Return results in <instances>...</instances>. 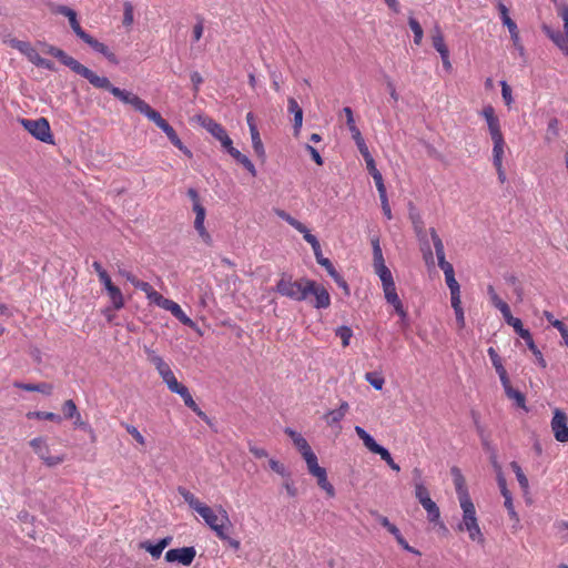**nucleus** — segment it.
Returning <instances> with one entry per match:
<instances>
[{
  "label": "nucleus",
  "instance_id": "obj_1",
  "mask_svg": "<svg viewBox=\"0 0 568 568\" xmlns=\"http://www.w3.org/2000/svg\"><path fill=\"white\" fill-rule=\"evenodd\" d=\"M275 291L287 298L302 302L307 300L310 295L314 296L312 302L315 308H327L331 305V296L328 291L317 282L302 277L294 281L292 275L283 273L276 283Z\"/></svg>",
  "mask_w": 568,
  "mask_h": 568
},
{
  "label": "nucleus",
  "instance_id": "obj_2",
  "mask_svg": "<svg viewBox=\"0 0 568 568\" xmlns=\"http://www.w3.org/2000/svg\"><path fill=\"white\" fill-rule=\"evenodd\" d=\"M285 433L292 438L294 445L306 462L308 473L317 479V485L327 493L328 496L335 495L333 485L327 480L326 469L321 467L317 457L308 445L307 440L292 428H286Z\"/></svg>",
  "mask_w": 568,
  "mask_h": 568
},
{
  "label": "nucleus",
  "instance_id": "obj_3",
  "mask_svg": "<svg viewBox=\"0 0 568 568\" xmlns=\"http://www.w3.org/2000/svg\"><path fill=\"white\" fill-rule=\"evenodd\" d=\"M90 83L97 89H104L109 91L113 97L119 99L121 102L132 105L135 111L140 112L143 115L151 108L144 100H142L136 94L114 87L106 77H100L98 74H94Z\"/></svg>",
  "mask_w": 568,
  "mask_h": 568
},
{
  "label": "nucleus",
  "instance_id": "obj_4",
  "mask_svg": "<svg viewBox=\"0 0 568 568\" xmlns=\"http://www.w3.org/2000/svg\"><path fill=\"white\" fill-rule=\"evenodd\" d=\"M460 508L463 510V519L458 525V530H466L470 540L483 545L485 538L478 525L474 503L465 501L463 505H460Z\"/></svg>",
  "mask_w": 568,
  "mask_h": 568
},
{
  "label": "nucleus",
  "instance_id": "obj_5",
  "mask_svg": "<svg viewBox=\"0 0 568 568\" xmlns=\"http://www.w3.org/2000/svg\"><path fill=\"white\" fill-rule=\"evenodd\" d=\"M19 122L33 138L44 143H53L49 121L45 118L20 119Z\"/></svg>",
  "mask_w": 568,
  "mask_h": 568
},
{
  "label": "nucleus",
  "instance_id": "obj_6",
  "mask_svg": "<svg viewBox=\"0 0 568 568\" xmlns=\"http://www.w3.org/2000/svg\"><path fill=\"white\" fill-rule=\"evenodd\" d=\"M410 219H412V223H413V227L416 233V236L420 243V250L423 252L424 260L427 264H429V263L433 264L434 256H433L430 244H429V241L427 237V231L424 227V222L418 214L412 213Z\"/></svg>",
  "mask_w": 568,
  "mask_h": 568
},
{
  "label": "nucleus",
  "instance_id": "obj_7",
  "mask_svg": "<svg viewBox=\"0 0 568 568\" xmlns=\"http://www.w3.org/2000/svg\"><path fill=\"white\" fill-rule=\"evenodd\" d=\"M30 446L33 448L34 453L39 456V458L48 466L54 467L64 462V455L60 456H51L50 448L47 443V439L43 437H36L30 440Z\"/></svg>",
  "mask_w": 568,
  "mask_h": 568
},
{
  "label": "nucleus",
  "instance_id": "obj_8",
  "mask_svg": "<svg viewBox=\"0 0 568 568\" xmlns=\"http://www.w3.org/2000/svg\"><path fill=\"white\" fill-rule=\"evenodd\" d=\"M506 323L515 329V332L526 342L528 348L532 352V354L537 357L538 363L541 367H546V362L542 357L541 352L536 346L530 332L524 328L523 323L519 318L511 316L506 321Z\"/></svg>",
  "mask_w": 568,
  "mask_h": 568
},
{
  "label": "nucleus",
  "instance_id": "obj_9",
  "mask_svg": "<svg viewBox=\"0 0 568 568\" xmlns=\"http://www.w3.org/2000/svg\"><path fill=\"white\" fill-rule=\"evenodd\" d=\"M233 528L230 517L225 509H221V523L214 527L213 531L224 542H226L234 550L241 547L240 540L231 537L230 531Z\"/></svg>",
  "mask_w": 568,
  "mask_h": 568
},
{
  "label": "nucleus",
  "instance_id": "obj_10",
  "mask_svg": "<svg viewBox=\"0 0 568 568\" xmlns=\"http://www.w3.org/2000/svg\"><path fill=\"white\" fill-rule=\"evenodd\" d=\"M550 426L557 442L568 443V417L565 412L555 408Z\"/></svg>",
  "mask_w": 568,
  "mask_h": 568
},
{
  "label": "nucleus",
  "instance_id": "obj_11",
  "mask_svg": "<svg viewBox=\"0 0 568 568\" xmlns=\"http://www.w3.org/2000/svg\"><path fill=\"white\" fill-rule=\"evenodd\" d=\"M54 58H57L65 67L70 68L74 73H77V74L83 77L84 79H87L89 82L91 81V79L95 74L92 70H90L85 65L81 64L74 58L68 55L61 49H58V51L55 52Z\"/></svg>",
  "mask_w": 568,
  "mask_h": 568
},
{
  "label": "nucleus",
  "instance_id": "obj_12",
  "mask_svg": "<svg viewBox=\"0 0 568 568\" xmlns=\"http://www.w3.org/2000/svg\"><path fill=\"white\" fill-rule=\"evenodd\" d=\"M51 11L55 14H61L68 18L70 27L72 31L79 37L82 41L88 37L89 33H87L80 26V22L78 20L77 12L69 8L68 6L63 4H54L51 7Z\"/></svg>",
  "mask_w": 568,
  "mask_h": 568
},
{
  "label": "nucleus",
  "instance_id": "obj_13",
  "mask_svg": "<svg viewBox=\"0 0 568 568\" xmlns=\"http://www.w3.org/2000/svg\"><path fill=\"white\" fill-rule=\"evenodd\" d=\"M196 556L194 547H182L170 549L165 552V560L168 562H180L183 566H190Z\"/></svg>",
  "mask_w": 568,
  "mask_h": 568
},
{
  "label": "nucleus",
  "instance_id": "obj_14",
  "mask_svg": "<svg viewBox=\"0 0 568 568\" xmlns=\"http://www.w3.org/2000/svg\"><path fill=\"white\" fill-rule=\"evenodd\" d=\"M203 126L217 139L222 146L227 150L233 144L232 140L227 135L225 129L212 119H207L203 122Z\"/></svg>",
  "mask_w": 568,
  "mask_h": 568
},
{
  "label": "nucleus",
  "instance_id": "obj_15",
  "mask_svg": "<svg viewBox=\"0 0 568 568\" xmlns=\"http://www.w3.org/2000/svg\"><path fill=\"white\" fill-rule=\"evenodd\" d=\"M480 115L487 122L491 140L493 139L503 138V133H501V130H500L499 119L496 116L495 109L490 104L486 105L481 110Z\"/></svg>",
  "mask_w": 568,
  "mask_h": 568
},
{
  "label": "nucleus",
  "instance_id": "obj_16",
  "mask_svg": "<svg viewBox=\"0 0 568 568\" xmlns=\"http://www.w3.org/2000/svg\"><path fill=\"white\" fill-rule=\"evenodd\" d=\"M193 211L195 213V221H194L195 230L197 231L202 241L205 244L211 245L212 237L204 226L205 214H206L205 207L202 204H196V205H193Z\"/></svg>",
  "mask_w": 568,
  "mask_h": 568
},
{
  "label": "nucleus",
  "instance_id": "obj_17",
  "mask_svg": "<svg viewBox=\"0 0 568 568\" xmlns=\"http://www.w3.org/2000/svg\"><path fill=\"white\" fill-rule=\"evenodd\" d=\"M383 291H384V295H385L387 303H389L394 306L396 313L404 321L407 317V313L405 312L403 304L398 297L395 283L383 286Z\"/></svg>",
  "mask_w": 568,
  "mask_h": 568
},
{
  "label": "nucleus",
  "instance_id": "obj_18",
  "mask_svg": "<svg viewBox=\"0 0 568 568\" xmlns=\"http://www.w3.org/2000/svg\"><path fill=\"white\" fill-rule=\"evenodd\" d=\"M452 474L454 476V484L459 504L463 505L465 501L473 503L468 494L467 487L465 485L464 476L462 475L460 470L457 467H453Z\"/></svg>",
  "mask_w": 568,
  "mask_h": 568
},
{
  "label": "nucleus",
  "instance_id": "obj_19",
  "mask_svg": "<svg viewBox=\"0 0 568 568\" xmlns=\"http://www.w3.org/2000/svg\"><path fill=\"white\" fill-rule=\"evenodd\" d=\"M162 308L172 313L182 324L192 327L194 322L184 313L181 306L172 300L166 298Z\"/></svg>",
  "mask_w": 568,
  "mask_h": 568
},
{
  "label": "nucleus",
  "instance_id": "obj_20",
  "mask_svg": "<svg viewBox=\"0 0 568 568\" xmlns=\"http://www.w3.org/2000/svg\"><path fill=\"white\" fill-rule=\"evenodd\" d=\"M83 42L90 45L95 52H99L102 55H104L111 63H119L116 55L113 52H111L104 43L98 41L92 36L88 34Z\"/></svg>",
  "mask_w": 568,
  "mask_h": 568
},
{
  "label": "nucleus",
  "instance_id": "obj_21",
  "mask_svg": "<svg viewBox=\"0 0 568 568\" xmlns=\"http://www.w3.org/2000/svg\"><path fill=\"white\" fill-rule=\"evenodd\" d=\"M487 294L491 304L503 314L505 322L513 316L510 307L499 297L493 285L487 286Z\"/></svg>",
  "mask_w": 568,
  "mask_h": 568
},
{
  "label": "nucleus",
  "instance_id": "obj_22",
  "mask_svg": "<svg viewBox=\"0 0 568 568\" xmlns=\"http://www.w3.org/2000/svg\"><path fill=\"white\" fill-rule=\"evenodd\" d=\"M171 541L172 537L162 538L156 544L143 541L140 544V548L146 550L153 558L158 559L161 557L163 550L171 544Z\"/></svg>",
  "mask_w": 568,
  "mask_h": 568
},
{
  "label": "nucleus",
  "instance_id": "obj_23",
  "mask_svg": "<svg viewBox=\"0 0 568 568\" xmlns=\"http://www.w3.org/2000/svg\"><path fill=\"white\" fill-rule=\"evenodd\" d=\"M349 409L347 402L343 400L337 409H332L324 415V419L328 426L337 425Z\"/></svg>",
  "mask_w": 568,
  "mask_h": 568
},
{
  "label": "nucleus",
  "instance_id": "obj_24",
  "mask_svg": "<svg viewBox=\"0 0 568 568\" xmlns=\"http://www.w3.org/2000/svg\"><path fill=\"white\" fill-rule=\"evenodd\" d=\"M542 31L552 40V42L568 55V38L560 31L552 30L549 26L544 24Z\"/></svg>",
  "mask_w": 568,
  "mask_h": 568
},
{
  "label": "nucleus",
  "instance_id": "obj_25",
  "mask_svg": "<svg viewBox=\"0 0 568 568\" xmlns=\"http://www.w3.org/2000/svg\"><path fill=\"white\" fill-rule=\"evenodd\" d=\"M497 9L499 11L500 19H501L504 26L507 27V29L510 33V37L517 39L518 28H517V24L515 23V21L511 20V18L509 17L508 8L500 0H498Z\"/></svg>",
  "mask_w": 568,
  "mask_h": 568
},
{
  "label": "nucleus",
  "instance_id": "obj_26",
  "mask_svg": "<svg viewBox=\"0 0 568 568\" xmlns=\"http://www.w3.org/2000/svg\"><path fill=\"white\" fill-rule=\"evenodd\" d=\"M14 387L27 390V392H38V393H41L47 396H50L53 392V386L49 383L30 384V383L16 382Z\"/></svg>",
  "mask_w": 568,
  "mask_h": 568
},
{
  "label": "nucleus",
  "instance_id": "obj_27",
  "mask_svg": "<svg viewBox=\"0 0 568 568\" xmlns=\"http://www.w3.org/2000/svg\"><path fill=\"white\" fill-rule=\"evenodd\" d=\"M287 104L288 112L293 113L294 118V132L298 134L303 123V110L294 98H288Z\"/></svg>",
  "mask_w": 568,
  "mask_h": 568
},
{
  "label": "nucleus",
  "instance_id": "obj_28",
  "mask_svg": "<svg viewBox=\"0 0 568 568\" xmlns=\"http://www.w3.org/2000/svg\"><path fill=\"white\" fill-rule=\"evenodd\" d=\"M226 152L236 161L239 162L240 164H242L251 174L252 176H255L256 175V169L254 166V164L252 163V161L244 154H242L237 149H235L233 146V144L231 145V148H229L226 150Z\"/></svg>",
  "mask_w": 568,
  "mask_h": 568
},
{
  "label": "nucleus",
  "instance_id": "obj_29",
  "mask_svg": "<svg viewBox=\"0 0 568 568\" xmlns=\"http://www.w3.org/2000/svg\"><path fill=\"white\" fill-rule=\"evenodd\" d=\"M487 353L491 361L493 366L495 367V369L499 376L500 382L506 383L508 375H507V372L501 363L500 356L498 355V353L496 352V349L494 347H489L487 349Z\"/></svg>",
  "mask_w": 568,
  "mask_h": 568
},
{
  "label": "nucleus",
  "instance_id": "obj_30",
  "mask_svg": "<svg viewBox=\"0 0 568 568\" xmlns=\"http://www.w3.org/2000/svg\"><path fill=\"white\" fill-rule=\"evenodd\" d=\"M501 385L508 398L514 399L518 407L527 409L525 395L521 392L513 388L509 378H507L506 383H501Z\"/></svg>",
  "mask_w": 568,
  "mask_h": 568
},
{
  "label": "nucleus",
  "instance_id": "obj_31",
  "mask_svg": "<svg viewBox=\"0 0 568 568\" xmlns=\"http://www.w3.org/2000/svg\"><path fill=\"white\" fill-rule=\"evenodd\" d=\"M27 59L37 67L53 70L54 64L52 61L42 58L39 52L32 47L29 52H26Z\"/></svg>",
  "mask_w": 568,
  "mask_h": 568
},
{
  "label": "nucleus",
  "instance_id": "obj_32",
  "mask_svg": "<svg viewBox=\"0 0 568 568\" xmlns=\"http://www.w3.org/2000/svg\"><path fill=\"white\" fill-rule=\"evenodd\" d=\"M197 514L204 519L212 530L221 523V518H219V516L207 505L197 509Z\"/></svg>",
  "mask_w": 568,
  "mask_h": 568
},
{
  "label": "nucleus",
  "instance_id": "obj_33",
  "mask_svg": "<svg viewBox=\"0 0 568 568\" xmlns=\"http://www.w3.org/2000/svg\"><path fill=\"white\" fill-rule=\"evenodd\" d=\"M355 433L363 440L365 447L372 453H376L382 445L377 444L375 439L361 426H355Z\"/></svg>",
  "mask_w": 568,
  "mask_h": 568
},
{
  "label": "nucleus",
  "instance_id": "obj_34",
  "mask_svg": "<svg viewBox=\"0 0 568 568\" xmlns=\"http://www.w3.org/2000/svg\"><path fill=\"white\" fill-rule=\"evenodd\" d=\"M250 133H251V139H252V146H253V150H254L255 154L260 159L264 160L266 154H265V149H264L263 142L261 140L257 126L256 125H251V132Z\"/></svg>",
  "mask_w": 568,
  "mask_h": 568
},
{
  "label": "nucleus",
  "instance_id": "obj_35",
  "mask_svg": "<svg viewBox=\"0 0 568 568\" xmlns=\"http://www.w3.org/2000/svg\"><path fill=\"white\" fill-rule=\"evenodd\" d=\"M150 121H152L158 128H160L164 133H168L173 129L154 109L150 108L148 112L144 114Z\"/></svg>",
  "mask_w": 568,
  "mask_h": 568
},
{
  "label": "nucleus",
  "instance_id": "obj_36",
  "mask_svg": "<svg viewBox=\"0 0 568 568\" xmlns=\"http://www.w3.org/2000/svg\"><path fill=\"white\" fill-rule=\"evenodd\" d=\"M432 42H433V47L439 54L449 52L447 45L445 44L444 36L437 24L435 26V28L433 30Z\"/></svg>",
  "mask_w": 568,
  "mask_h": 568
},
{
  "label": "nucleus",
  "instance_id": "obj_37",
  "mask_svg": "<svg viewBox=\"0 0 568 568\" xmlns=\"http://www.w3.org/2000/svg\"><path fill=\"white\" fill-rule=\"evenodd\" d=\"M427 513V519L430 523H438L440 518V510L437 504L430 498L427 501L420 504Z\"/></svg>",
  "mask_w": 568,
  "mask_h": 568
},
{
  "label": "nucleus",
  "instance_id": "obj_38",
  "mask_svg": "<svg viewBox=\"0 0 568 568\" xmlns=\"http://www.w3.org/2000/svg\"><path fill=\"white\" fill-rule=\"evenodd\" d=\"M493 163L494 166H499L500 163H503V155H504V148H505V140L503 138L493 139Z\"/></svg>",
  "mask_w": 568,
  "mask_h": 568
},
{
  "label": "nucleus",
  "instance_id": "obj_39",
  "mask_svg": "<svg viewBox=\"0 0 568 568\" xmlns=\"http://www.w3.org/2000/svg\"><path fill=\"white\" fill-rule=\"evenodd\" d=\"M179 494L182 496L184 501L197 513V509L203 507L205 504L201 503L191 491L184 487L178 488Z\"/></svg>",
  "mask_w": 568,
  "mask_h": 568
},
{
  "label": "nucleus",
  "instance_id": "obj_40",
  "mask_svg": "<svg viewBox=\"0 0 568 568\" xmlns=\"http://www.w3.org/2000/svg\"><path fill=\"white\" fill-rule=\"evenodd\" d=\"M106 293L111 300V303L115 310H121L124 306V297L121 290L113 285L106 290Z\"/></svg>",
  "mask_w": 568,
  "mask_h": 568
},
{
  "label": "nucleus",
  "instance_id": "obj_41",
  "mask_svg": "<svg viewBox=\"0 0 568 568\" xmlns=\"http://www.w3.org/2000/svg\"><path fill=\"white\" fill-rule=\"evenodd\" d=\"M372 515L376 518V520L388 530L389 534H392L395 539H399L400 530L392 524L387 517L379 515L377 511H373Z\"/></svg>",
  "mask_w": 568,
  "mask_h": 568
},
{
  "label": "nucleus",
  "instance_id": "obj_42",
  "mask_svg": "<svg viewBox=\"0 0 568 568\" xmlns=\"http://www.w3.org/2000/svg\"><path fill=\"white\" fill-rule=\"evenodd\" d=\"M510 467H511V469L514 470V473L516 475V478L518 480V484H519L520 488L524 491H528V489H529V481H528V478L526 477V475L524 474L521 467L519 466V464L517 462H511L510 463Z\"/></svg>",
  "mask_w": 568,
  "mask_h": 568
},
{
  "label": "nucleus",
  "instance_id": "obj_43",
  "mask_svg": "<svg viewBox=\"0 0 568 568\" xmlns=\"http://www.w3.org/2000/svg\"><path fill=\"white\" fill-rule=\"evenodd\" d=\"M429 235L434 244L437 260L440 257H445L444 243L434 227L429 229Z\"/></svg>",
  "mask_w": 568,
  "mask_h": 568
},
{
  "label": "nucleus",
  "instance_id": "obj_44",
  "mask_svg": "<svg viewBox=\"0 0 568 568\" xmlns=\"http://www.w3.org/2000/svg\"><path fill=\"white\" fill-rule=\"evenodd\" d=\"M374 268L376 274L379 276L383 286L395 283L393 280L392 272L385 264L377 265Z\"/></svg>",
  "mask_w": 568,
  "mask_h": 568
},
{
  "label": "nucleus",
  "instance_id": "obj_45",
  "mask_svg": "<svg viewBox=\"0 0 568 568\" xmlns=\"http://www.w3.org/2000/svg\"><path fill=\"white\" fill-rule=\"evenodd\" d=\"M27 417L29 419L37 418V419H45V420H51V422H57V423H60L62 419L60 415H58L55 413H51V412H29L27 414Z\"/></svg>",
  "mask_w": 568,
  "mask_h": 568
},
{
  "label": "nucleus",
  "instance_id": "obj_46",
  "mask_svg": "<svg viewBox=\"0 0 568 568\" xmlns=\"http://www.w3.org/2000/svg\"><path fill=\"white\" fill-rule=\"evenodd\" d=\"M408 24L414 33V43L419 45L424 37V31L420 23L415 18L410 17L408 19Z\"/></svg>",
  "mask_w": 568,
  "mask_h": 568
},
{
  "label": "nucleus",
  "instance_id": "obj_47",
  "mask_svg": "<svg viewBox=\"0 0 568 568\" xmlns=\"http://www.w3.org/2000/svg\"><path fill=\"white\" fill-rule=\"evenodd\" d=\"M374 267L385 264L378 237L372 239Z\"/></svg>",
  "mask_w": 568,
  "mask_h": 568
},
{
  "label": "nucleus",
  "instance_id": "obj_48",
  "mask_svg": "<svg viewBox=\"0 0 568 568\" xmlns=\"http://www.w3.org/2000/svg\"><path fill=\"white\" fill-rule=\"evenodd\" d=\"M349 132L352 134L353 140L356 143V146H357L359 153L362 155H366L365 153L369 152V150L365 143V140H364L359 129H355V130L352 129V131H349Z\"/></svg>",
  "mask_w": 568,
  "mask_h": 568
},
{
  "label": "nucleus",
  "instance_id": "obj_49",
  "mask_svg": "<svg viewBox=\"0 0 568 568\" xmlns=\"http://www.w3.org/2000/svg\"><path fill=\"white\" fill-rule=\"evenodd\" d=\"M335 335L342 339L343 347H346L349 345V341L353 336V331L351 327L343 325L335 329Z\"/></svg>",
  "mask_w": 568,
  "mask_h": 568
},
{
  "label": "nucleus",
  "instance_id": "obj_50",
  "mask_svg": "<svg viewBox=\"0 0 568 568\" xmlns=\"http://www.w3.org/2000/svg\"><path fill=\"white\" fill-rule=\"evenodd\" d=\"M73 419H74L73 420L74 427L80 428V429L84 430L85 433H88L90 435L92 442H94L95 440V433H94L93 428L87 422H84L82 419L80 413H78V415H75L73 417Z\"/></svg>",
  "mask_w": 568,
  "mask_h": 568
},
{
  "label": "nucleus",
  "instance_id": "obj_51",
  "mask_svg": "<svg viewBox=\"0 0 568 568\" xmlns=\"http://www.w3.org/2000/svg\"><path fill=\"white\" fill-rule=\"evenodd\" d=\"M365 379L376 390H381L385 384V379L383 376L375 372H369L365 374Z\"/></svg>",
  "mask_w": 568,
  "mask_h": 568
},
{
  "label": "nucleus",
  "instance_id": "obj_52",
  "mask_svg": "<svg viewBox=\"0 0 568 568\" xmlns=\"http://www.w3.org/2000/svg\"><path fill=\"white\" fill-rule=\"evenodd\" d=\"M375 454L379 455L381 458L395 471H399L400 467L396 464L390 455V453L385 448L381 447Z\"/></svg>",
  "mask_w": 568,
  "mask_h": 568
},
{
  "label": "nucleus",
  "instance_id": "obj_53",
  "mask_svg": "<svg viewBox=\"0 0 568 568\" xmlns=\"http://www.w3.org/2000/svg\"><path fill=\"white\" fill-rule=\"evenodd\" d=\"M414 486H415V497L419 501V504L430 499L429 491L422 481H416Z\"/></svg>",
  "mask_w": 568,
  "mask_h": 568
},
{
  "label": "nucleus",
  "instance_id": "obj_54",
  "mask_svg": "<svg viewBox=\"0 0 568 568\" xmlns=\"http://www.w3.org/2000/svg\"><path fill=\"white\" fill-rule=\"evenodd\" d=\"M314 255H315L316 262L321 266H323L327 271L328 274H332L334 271H336L333 263L327 257L323 256L321 247L318 248V251H314Z\"/></svg>",
  "mask_w": 568,
  "mask_h": 568
},
{
  "label": "nucleus",
  "instance_id": "obj_55",
  "mask_svg": "<svg viewBox=\"0 0 568 568\" xmlns=\"http://www.w3.org/2000/svg\"><path fill=\"white\" fill-rule=\"evenodd\" d=\"M163 382L166 384L168 388L179 395L180 392L185 387L183 384L179 383L175 378L174 374H170L168 377L163 378Z\"/></svg>",
  "mask_w": 568,
  "mask_h": 568
},
{
  "label": "nucleus",
  "instance_id": "obj_56",
  "mask_svg": "<svg viewBox=\"0 0 568 568\" xmlns=\"http://www.w3.org/2000/svg\"><path fill=\"white\" fill-rule=\"evenodd\" d=\"M62 412H63L64 418H67V419H73V417L75 415H78V413H79L78 407L72 399H68L63 403Z\"/></svg>",
  "mask_w": 568,
  "mask_h": 568
},
{
  "label": "nucleus",
  "instance_id": "obj_57",
  "mask_svg": "<svg viewBox=\"0 0 568 568\" xmlns=\"http://www.w3.org/2000/svg\"><path fill=\"white\" fill-rule=\"evenodd\" d=\"M121 426L125 428V430L142 446L145 445V438L144 436L139 432V429L130 424H126L124 422L121 423Z\"/></svg>",
  "mask_w": 568,
  "mask_h": 568
},
{
  "label": "nucleus",
  "instance_id": "obj_58",
  "mask_svg": "<svg viewBox=\"0 0 568 568\" xmlns=\"http://www.w3.org/2000/svg\"><path fill=\"white\" fill-rule=\"evenodd\" d=\"M196 20H197V22L193 27V31H192L193 42H197L202 38L203 31H204V19L199 16V17H196Z\"/></svg>",
  "mask_w": 568,
  "mask_h": 568
},
{
  "label": "nucleus",
  "instance_id": "obj_59",
  "mask_svg": "<svg viewBox=\"0 0 568 568\" xmlns=\"http://www.w3.org/2000/svg\"><path fill=\"white\" fill-rule=\"evenodd\" d=\"M123 24L130 27L133 23V6L130 2L123 4Z\"/></svg>",
  "mask_w": 568,
  "mask_h": 568
},
{
  "label": "nucleus",
  "instance_id": "obj_60",
  "mask_svg": "<svg viewBox=\"0 0 568 568\" xmlns=\"http://www.w3.org/2000/svg\"><path fill=\"white\" fill-rule=\"evenodd\" d=\"M544 316L555 328L559 331L560 335H562V332L568 331L566 325L561 321L556 320L554 317L552 313L545 311Z\"/></svg>",
  "mask_w": 568,
  "mask_h": 568
},
{
  "label": "nucleus",
  "instance_id": "obj_61",
  "mask_svg": "<svg viewBox=\"0 0 568 568\" xmlns=\"http://www.w3.org/2000/svg\"><path fill=\"white\" fill-rule=\"evenodd\" d=\"M329 275L332 276L334 282L337 284V286L344 291L345 295L348 296L351 294L349 287H348V284L346 283V281L343 278V276L337 271H334Z\"/></svg>",
  "mask_w": 568,
  "mask_h": 568
},
{
  "label": "nucleus",
  "instance_id": "obj_62",
  "mask_svg": "<svg viewBox=\"0 0 568 568\" xmlns=\"http://www.w3.org/2000/svg\"><path fill=\"white\" fill-rule=\"evenodd\" d=\"M179 395L182 397L184 404L189 408H195L196 403L193 399L191 393L189 392V388L185 386L182 392L179 393Z\"/></svg>",
  "mask_w": 568,
  "mask_h": 568
},
{
  "label": "nucleus",
  "instance_id": "obj_63",
  "mask_svg": "<svg viewBox=\"0 0 568 568\" xmlns=\"http://www.w3.org/2000/svg\"><path fill=\"white\" fill-rule=\"evenodd\" d=\"M500 85H501V97H503L506 105H510L513 103L511 88L507 84L506 81H501Z\"/></svg>",
  "mask_w": 568,
  "mask_h": 568
},
{
  "label": "nucleus",
  "instance_id": "obj_64",
  "mask_svg": "<svg viewBox=\"0 0 568 568\" xmlns=\"http://www.w3.org/2000/svg\"><path fill=\"white\" fill-rule=\"evenodd\" d=\"M558 14L561 17V19L564 21L565 36L568 38V6L560 4L558 7Z\"/></svg>",
  "mask_w": 568,
  "mask_h": 568
}]
</instances>
